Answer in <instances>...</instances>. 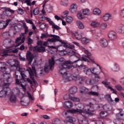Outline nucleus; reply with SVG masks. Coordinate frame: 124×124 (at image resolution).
Segmentation results:
<instances>
[{
	"label": "nucleus",
	"instance_id": "nucleus-58",
	"mask_svg": "<svg viewBox=\"0 0 124 124\" xmlns=\"http://www.w3.org/2000/svg\"><path fill=\"white\" fill-rule=\"evenodd\" d=\"M52 29H54L55 30H56L57 31H58V30H60V29H61V28L60 27V26L54 24V25L53 26Z\"/></svg>",
	"mask_w": 124,
	"mask_h": 124
},
{
	"label": "nucleus",
	"instance_id": "nucleus-57",
	"mask_svg": "<svg viewBox=\"0 0 124 124\" xmlns=\"http://www.w3.org/2000/svg\"><path fill=\"white\" fill-rule=\"evenodd\" d=\"M31 43H32V39H31V38H28V45H31Z\"/></svg>",
	"mask_w": 124,
	"mask_h": 124
},
{
	"label": "nucleus",
	"instance_id": "nucleus-63",
	"mask_svg": "<svg viewBox=\"0 0 124 124\" xmlns=\"http://www.w3.org/2000/svg\"><path fill=\"white\" fill-rule=\"evenodd\" d=\"M120 15H121V17H122V18H124V9H123L121 10Z\"/></svg>",
	"mask_w": 124,
	"mask_h": 124
},
{
	"label": "nucleus",
	"instance_id": "nucleus-23",
	"mask_svg": "<svg viewBox=\"0 0 124 124\" xmlns=\"http://www.w3.org/2000/svg\"><path fill=\"white\" fill-rule=\"evenodd\" d=\"M69 10L71 13H76V12L77 11V4H72L70 6Z\"/></svg>",
	"mask_w": 124,
	"mask_h": 124
},
{
	"label": "nucleus",
	"instance_id": "nucleus-12",
	"mask_svg": "<svg viewBox=\"0 0 124 124\" xmlns=\"http://www.w3.org/2000/svg\"><path fill=\"white\" fill-rule=\"evenodd\" d=\"M48 66H49L50 70L53 71L54 70V65H55V57H52L51 59L48 60Z\"/></svg>",
	"mask_w": 124,
	"mask_h": 124
},
{
	"label": "nucleus",
	"instance_id": "nucleus-27",
	"mask_svg": "<svg viewBox=\"0 0 124 124\" xmlns=\"http://www.w3.org/2000/svg\"><path fill=\"white\" fill-rule=\"evenodd\" d=\"M77 25L79 29H80V30H83L84 28H85V26H84V24H83V23L80 21H77Z\"/></svg>",
	"mask_w": 124,
	"mask_h": 124
},
{
	"label": "nucleus",
	"instance_id": "nucleus-37",
	"mask_svg": "<svg viewBox=\"0 0 124 124\" xmlns=\"http://www.w3.org/2000/svg\"><path fill=\"white\" fill-rule=\"evenodd\" d=\"M88 94L89 95H93V96H98L99 95V93H98L91 91L88 93Z\"/></svg>",
	"mask_w": 124,
	"mask_h": 124
},
{
	"label": "nucleus",
	"instance_id": "nucleus-10",
	"mask_svg": "<svg viewBox=\"0 0 124 124\" xmlns=\"http://www.w3.org/2000/svg\"><path fill=\"white\" fill-rule=\"evenodd\" d=\"M26 60L28 61L29 64H31L32 60H33V54H31V52L28 51L26 53Z\"/></svg>",
	"mask_w": 124,
	"mask_h": 124
},
{
	"label": "nucleus",
	"instance_id": "nucleus-16",
	"mask_svg": "<svg viewBox=\"0 0 124 124\" xmlns=\"http://www.w3.org/2000/svg\"><path fill=\"white\" fill-rule=\"evenodd\" d=\"M71 33L73 36H75L77 40L82 39V34L78 31H76L75 32H71Z\"/></svg>",
	"mask_w": 124,
	"mask_h": 124
},
{
	"label": "nucleus",
	"instance_id": "nucleus-26",
	"mask_svg": "<svg viewBox=\"0 0 124 124\" xmlns=\"http://www.w3.org/2000/svg\"><path fill=\"white\" fill-rule=\"evenodd\" d=\"M116 117L118 121H123L124 120V114L121 113V112L117 113Z\"/></svg>",
	"mask_w": 124,
	"mask_h": 124
},
{
	"label": "nucleus",
	"instance_id": "nucleus-8",
	"mask_svg": "<svg viewBox=\"0 0 124 124\" xmlns=\"http://www.w3.org/2000/svg\"><path fill=\"white\" fill-rule=\"evenodd\" d=\"M2 9L4 10V11H3V14H4L5 16L10 17L12 16V14L14 13L15 12V11L13 10H11L10 8L2 7Z\"/></svg>",
	"mask_w": 124,
	"mask_h": 124
},
{
	"label": "nucleus",
	"instance_id": "nucleus-55",
	"mask_svg": "<svg viewBox=\"0 0 124 124\" xmlns=\"http://www.w3.org/2000/svg\"><path fill=\"white\" fill-rule=\"evenodd\" d=\"M19 60L21 62H25L26 61V58H25V57H22L20 54H19Z\"/></svg>",
	"mask_w": 124,
	"mask_h": 124
},
{
	"label": "nucleus",
	"instance_id": "nucleus-2",
	"mask_svg": "<svg viewBox=\"0 0 124 124\" xmlns=\"http://www.w3.org/2000/svg\"><path fill=\"white\" fill-rule=\"evenodd\" d=\"M49 36L50 37H53L52 39H48L47 41L48 42H50V43H53V42H61L62 44H63V47H65V48H68V45L66 44V42H64L62 41V40H60V37L57 35H53L50 34L49 35Z\"/></svg>",
	"mask_w": 124,
	"mask_h": 124
},
{
	"label": "nucleus",
	"instance_id": "nucleus-30",
	"mask_svg": "<svg viewBox=\"0 0 124 124\" xmlns=\"http://www.w3.org/2000/svg\"><path fill=\"white\" fill-rule=\"evenodd\" d=\"M90 41H91V40L86 37L81 38V42L83 43V44H87V43H90Z\"/></svg>",
	"mask_w": 124,
	"mask_h": 124
},
{
	"label": "nucleus",
	"instance_id": "nucleus-7",
	"mask_svg": "<svg viewBox=\"0 0 124 124\" xmlns=\"http://www.w3.org/2000/svg\"><path fill=\"white\" fill-rule=\"evenodd\" d=\"M83 59L81 60L79 58L78 60H75V61H71V62H73L72 64H74L75 63L76 65V67H78L79 68V69H85V65L83 64Z\"/></svg>",
	"mask_w": 124,
	"mask_h": 124
},
{
	"label": "nucleus",
	"instance_id": "nucleus-40",
	"mask_svg": "<svg viewBox=\"0 0 124 124\" xmlns=\"http://www.w3.org/2000/svg\"><path fill=\"white\" fill-rule=\"evenodd\" d=\"M100 116L102 118H106L107 117V112L104 111H101Z\"/></svg>",
	"mask_w": 124,
	"mask_h": 124
},
{
	"label": "nucleus",
	"instance_id": "nucleus-36",
	"mask_svg": "<svg viewBox=\"0 0 124 124\" xmlns=\"http://www.w3.org/2000/svg\"><path fill=\"white\" fill-rule=\"evenodd\" d=\"M116 89H117V91L119 92H122V91H124V88L122 86V85L120 84H118L115 86Z\"/></svg>",
	"mask_w": 124,
	"mask_h": 124
},
{
	"label": "nucleus",
	"instance_id": "nucleus-48",
	"mask_svg": "<svg viewBox=\"0 0 124 124\" xmlns=\"http://www.w3.org/2000/svg\"><path fill=\"white\" fill-rule=\"evenodd\" d=\"M16 12H17L18 14H24V10L21 8H18V9L16 10Z\"/></svg>",
	"mask_w": 124,
	"mask_h": 124
},
{
	"label": "nucleus",
	"instance_id": "nucleus-60",
	"mask_svg": "<svg viewBox=\"0 0 124 124\" xmlns=\"http://www.w3.org/2000/svg\"><path fill=\"white\" fill-rule=\"evenodd\" d=\"M49 42L48 41V40H47V41L44 42L43 43H42V46H44L45 47H47L48 46V43Z\"/></svg>",
	"mask_w": 124,
	"mask_h": 124
},
{
	"label": "nucleus",
	"instance_id": "nucleus-38",
	"mask_svg": "<svg viewBox=\"0 0 124 124\" xmlns=\"http://www.w3.org/2000/svg\"><path fill=\"white\" fill-rule=\"evenodd\" d=\"M61 4V5H63V6H67V5L68 4V0H62Z\"/></svg>",
	"mask_w": 124,
	"mask_h": 124
},
{
	"label": "nucleus",
	"instance_id": "nucleus-59",
	"mask_svg": "<svg viewBox=\"0 0 124 124\" xmlns=\"http://www.w3.org/2000/svg\"><path fill=\"white\" fill-rule=\"evenodd\" d=\"M21 76V79L24 81V82H26V80H25V77H26V75L25 74L23 73H20Z\"/></svg>",
	"mask_w": 124,
	"mask_h": 124
},
{
	"label": "nucleus",
	"instance_id": "nucleus-62",
	"mask_svg": "<svg viewBox=\"0 0 124 124\" xmlns=\"http://www.w3.org/2000/svg\"><path fill=\"white\" fill-rule=\"evenodd\" d=\"M42 43H43V42H42V41H38L37 43V45H38V46H40V47H41V46H43Z\"/></svg>",
	"mask_w": 124,
	"mask_h": 124
},
{
	"label": "nucleus",
	"instance_id": "nucleus-54",
	"mask_svg": "<svg viewBox=\"0 0 124 124\" xmlns=\"http://www.w3.org/2000/svg\"><path fill=\"white\" fill-rule=\"evenodd\" d=\"M77 16L79 19H84V17H83V15H82V13H78L77 14Z\"/></svg>",
	"mask_w": 124,
	"mask_h": 124
},
{
	"label": "nucleus",
	"instance_id": "nucleus-29",
	"mask_svg": "<svg viewBox=\"0 0 124 124\" xmlns=\"http://www.w3.org/2000/svg\"><path fill=\"white\" fill-rule=\"evenodd\" d=\"M110 17H111V15H110V14H106L103 17V20L105 21V22H106L109 20Z\"/></svg>",
	"mask_w": 124,
	"mask_h": 124
},
{
	"label": "nucleus",
	"instance_id": "nucleus-39",
	"mask_svg": "<svg viewBox=\"0 0 124 124\" xmlns=\"http://www.w3.org/2000/svg\"><path fill=\"white\" fill-rule=\"evenodd\" d=\"M66 21L67 23L71 24V23H72V21H73V18L71 16H68L66 19Z\"/></svg>",
	"mask_w": 124,
	"mask_h": 124
},
{
	"label": "nucleus",
	"instance_id": "nucleus-20",
	"mask_svg": "<svg viewBox=\"0 0 124 124\" xmlns=\"http://www.w3.org/2000/svg\"><path fill=\"white\" fill-rule=\"evenodd\" d=\"M100 45L102 47L105 48L108 46V41L106 39L103 38L100 40Z\"/></svg>",
	"mask_w": 124,
	"mask_h": 124
},
{
	"label": "nucleus",
	"instance_id": "nucleus-31",
	"mask_svg": "<svg viewBox=\"0 0 124 124\" xmlns=\"http://www.w3.org/2000/svg\"><path fill=\"white\" fill-rule=\"evenodd\" d=\"M19 64V63L18 62V61H16V62L13 65L10 64V67H16L17 69L18 68L19 70H20L21 68H20V66Z\"/></svg>",
	"mask_w": 124,
	"mask_h": 124
},
{
	"label": "nucleus",
	"instance_id": "nucleus-61",
	"mask_svg": "<svg viewBox=\"0 0 124 124\" xmlns=\"http://www.w3.org/2000/svg\"><path fill=\"white\" fill-rule=\"evenodd\" d=\"M49 67L50 68V66L49 65L45 67L44 71L45 72H48L49 71Z\"/></svg>",
	"mask_w": 124,
	"mask_h": 124
},
{
	"label": "nucleus",
	"instance_id": "nucleus-56",
	"mask_svg": "<svg viewBox=\"0 0 124 124\" xmlns=\"http://www.w3.org/2000/svg\"><path fill=\"white\" fill-rule=\"evenodd\" d=\"M6 56H8V50H4L2 57H6Z\"/></svg>",
	"mask_w": 124,
	"mask_h": 124
},
{
	"label": "nucleus",
	"instance_id": "nucleus-3",
	"mask_svg": "<svg viewBox=\"0 0 124 124\" xmlns=\"http://www.w3.org/2000/svg\"><path fill=\"white\" fill-rule=\"evenodd\" d=\"M0 71L7 75L8 77L5 78V81L9 82V79H10V75L8 73L9 72V68H6V65L2 63V62L0 63Z\"/></svg>",
	"mask_w": 124,
	"mask_h": 124
},
{
	"label": "nucleus",
	"instance_id": "nucleus-64",
	"mask_svg": "<svg viewBox=\"0 0 124 124\" xmlns=\"http://www.w3.org/2000/svg\"><path fill=\"white\" fill-rule=\"evenodd\" d=\"M120 83H121V84H122L123 85H124V78H122L120 79Z\"/></svg>",
	"mask_w": 124,
	"mask_h": 124
},
{
	"label": "nucleus",
	"instance_id": "nucleus-6",
	"mask_svg": "<svg viewBox=\"0 0 124 124\" xmlns=\"http://www.w3.org/2000/svg\"><path fill=\"white\" fill-rule=\"evenodd\" d=\"M84 53L87 55H84L82 56V57L81 58L82 61H84V62H89V60H88V59H89L90 61L92 62H93V63H95V62H94V59H91V58H90V57L92 56V53H91V52H90L89 50H85Z\"/></svg>",
	"mask_w": 124,
	"mask_h": 124
},
{
	"label": "nucleus",
	"instance_id": "nucleus-5",
	"mask_svg": "<svg viewBox=\"0 0 124 124\" xmlns=\"http://www.w3.org/2000/svg\"><path fill=\"white\" fill-rule=\"evenodd\" d=\"M83 111L87 114V115H89V116H93V115H94V109L90 105H86L83 108Z\"/></svg>",
	"mask_w": 124,
	"mask_h": 124
},
{
	"label": "nucleus",
	"instance_id": "nucleus-52",
	"mask_svg": "<svg viewBox=\"0 0 124 124\" xmlns=\"http://www.w3.org/2000/svg\"><path fill=\"white\" fill-rule=\"evenodd\" d=\"M39 27L41 30H44L45 28H46V23H42Z\"/></svg>",
	"mask_w": 124,
	"mask_h": 124
},
{
	"label": "nucleus",
	"instance_id": "nucleus-53",
	"mask_svg": "<svg viewBox=\"0 0 124 124\" xmlns=\"http://www.w3.org/2000/svg\"><path fill=\"white\" fill-rule=\"evenodd\" d=\"M70 78H71V79L74 81H76V80H78V78H79V77H77V76H74L73 75H71L70 76Z\"/></svg>",
	"mask_w": 124,
	"mask_h": 124
},
{
	"label": "nucleus",
	"instance_id": "nucleus-18",
	"mask_svg": "<svg viewBox=\"0 0 124 124\" xmlns=\"http://www.w3.org/2000/svg\"><path fill=\"white\" fill-rule=\"evenodd\" d=\"M110 69L114 72H118V71H120V66L119 65V64L114 63L111 66Z\"/></svg>",
	"mask_w": 124,
	"mask_h": 124
},
{
	"label": "nucleus",
	"instance_id": "nucleus-41",
	"mask_svg": "<svg viewBox=\"0 0 124 124\" xmlns=\"http://www.w3.org/2000/svg\"><path fill=\"white\" fill-rule=\"evenodd\" d=\"M72 97V96H71L69 94H66L64 96L63 98L65 100H68V99L71 100Z\"/></svg>",
	"mask_w": 124,
	"mask_h": 124
},
{
	"label": "nucleus",
	"instance_id": "nucleus-15",
	"mask_svg": "<svg viewBox=\"0 0 124 124\" xmlns=\"http://www.w3.org/2000/svg\"><path fill=\"white\" fill-rule=\"evenodd\" d=\"M108 38L111 40H115V39H117V33L114 31H110L108 33Z\"/></svg>",
	"mask_w": 124,
	"mask_h": 124
},
{
	"label": "nucleus",
	"instance_id": "nucleus-14",
	"mask_svg": "<svg viewBox=\"0 0 124 124\" xmlns=\"http://www.w3.org/2000/svg\"><path fill=\"white\" fill-rule=\"evenodd\" d=\"M84 72L86 75H91V74L92 73V74L94 72V68H85L84 69Z\"/></svg>",
	"mask_w": 124,
	"mask_h": 124
},
{
	"label": "nucleus",
	"instance_id": "nucleus-11",
	"mask_svg": "<svg viewBox=\"0 0 124 124\" xmlns=\"http://www.w3.org/2000/svg\"><path fill=\"white\" fill-rule=\"evenodd\" d=\"M8 92H11V90L9 89V87L4 88L0 92V97H5L7 93Z\"/></svg>",
	"mask_w": 124,
	"mask_h": 124
},
{
	"label": "nucleus",
	"instance_id": "nucleus-49",
	"mask_svg": "<svg viewBox=\"0 0 124 124\" xmlns=\"http://www.w3.org/2000/svg\"><path fill=\"white\" fill-rule=\"evenodd\" d=\"M78 80H79V81H80L79 82V84H83L82 82H84V81H85V78H82V77H78Z\"/></svg>",
	"mask_w": 124,
	"mask_h": 124
},
{
	"label": "nucleus",
	"instance_id": "nucleus-32",
	"mask_svg": "<svg viewBox=\"0 0 124 124\" xmlns=\"http://www.w3.org/2000/svg\"><path fill=\"white\" fill-rule=\"evenodd\" d=\"M101 13V11L98 8L94 9L93 10V14L94 15H99Z\"/></svg>",
	"mask_w": 124,
	"mask_h": 124
},
{
	"label": "nucleus",
	"instance_id": "nucleus-24",
	"mask_svg": "<svg viewBox=\"0 0 124 124\" xmlns=\"http://www.w3.org/2000/svg\"><path fill=\"white\" fill-rule=\"evenodd\" d=\"M80 93H81V94L89 93V89L84 86H82L80 88Z\"/></svg>",
	"mask_w": 124,
	"mask_h": 124
},
{
	"label": "nucleus",
	"instance_id": "nucleus-9",
	"mask_svg": "<svg viewBox=\"0 0 124 124\" xmlns=\"http://www.w3.org/2000/svg\"><path fill=\"white\" fill-rule=\"evenodd\" d=\"M103 85H104L105 87L107 88V89H108L111 91H112L113 93H115V94H117V91L115 90L112 87L110 86V82H108L107 80H104L102 82Z\"/></svg>",
	"mask_w": 124,
	"mask_h": 124
},
{
	"label": "nucleus",
	"instance_id": "nucleus-51",
	"mask_svg": "<svg viewBox=\"0 0 124 124\" xmlns=\"http://www.w3.org/2000/svg\"><path fill=\"white\" fill-rule=\"evenodd\" d=\"M25 21L28 24H30V25H33V22H32V21H31V20L26 18Z\"/></svg>",
	"mask_w": 124,
	"mask_h": 124
},
{
	"label": "nucleus",
	"instance_id": "nucleus-19",
	"mask_svg": "<svg viewBox=\"0 0 124 124\" xmlns=\"http://www.w3.org/2000/svg\"><path fill=\"white\" fill-rule=\"evenodd\" d=\"M67 112L68 113H71V114H75L76 113H80V114H82L83 113V110L81 109H68L67 110Z\"/></svg>",
	"mask_w": 124,
	"mask_h": 124
},
{
	"label": "nucleus",
	"instance_id": "nucleus-25",
	"mask_svg": "<svg viewBox=\"0 0 124 124\" xmlns=\"http://www.w3.org/2000/svg\"><path fill=\"white\" fill-rule=\"evenodd\" d=\"M69 92L71 94H74V93H77V87L73 86L70 89Z\"/></svg>",
	"mask_w": 124,
	"mask_h": 124
},
{
	"label": "nucleus",
	"instance_id": "nucleus-13",
	"mask_svg": "<svg viewBox=\"0 0 124 124\" xmlns=\"http://www.w3.org/2000/svg\"><path fill=\"white\" fill-rule=\"evenodd\" d=\"M33 51H36L39 53H44L46 51V48L43 46H41L40 47L36 46H34Z\"/></svg>",
	"mask_w": 124,
	"mask_h": 124
},
{
	"label": "nucleus",
	"instance_id": "nucleus-33",
	"mask_svg": "<svg viewBox=\"0 0 124 124\" xmlns=\"http://www.w3.org/2000/svg\"><path fill=\"white\" fill-rule=\"evenodd\" d=\"M6 25H5V21H0V29H5Z\"/></svg>",
	"mask_w": 124,
	"mask_h": 124
},
{
	"label": "nucleus",
	"instance_id": "nucleus-45",
	"mask_svg": "<svg viewBox=\"0 0 124 124\" xmlns=\"http://www.w3.org/2000/svg\"><path fill=\"white\" fill-rule=\"evenodd\" d=\"M68 121L69 123H71V124H74V123L76 122V119L72 117H70Z\"/></svg>",
	"mask_w": 124,
	"mask_h": 124
},
{
	"label": "nucleus",
	"instance_id": "nucleus-43",
	"mask_svg": "<svg viewBox=\"0 0 124 124\" xmlns=\"http://www.w3.org/2000/svg\"><path fill=\"white\" fill-rule=\"evenodd\" d=\"M86 84L87 85H93V80L91 79H88L85 81Z\"/></svg>",
	"mask_w": 124,
	"mask_h": 124
},
{
	"label": "nucleus",
	"instance_id": "nucleus-50",
	"mask_svg": "<svg viewBox=\"0 0 124 124\" xmlns=\"http://www.w3.org/2000/svg\"><path fill=\"white\" fill-rule=\"evenodd\" d=\"M31 0H26L25 1V3H26L28 6H31Z\"/></svg>",
	"mask_w": 124,
	"mask_h": 124
},
{
	"label": "nucleus",
	"instance_id": "nucleus-46",
	"mask_svg": "<svg viewBox=\"0 0 124 124\" xmlns=\"http://www.w3.org/2000/svg\"><path fill=\"white\" fill-rule=\"evenodd\" d=\"M100 28L102 30H105L107 28V24L106 23H102L101 24Z\"/></svg>",
	"mask_w": 124,
	"mask_h": 124
},
{
	"label": "nucleus",
	"instance_id": "nucleus-28",
	"mask_svg": "<svg viewBox=\"0 0 124 124\" xmlns=\"http://www.w3.org/2000/svg\"><path fill=\"white\" fill-rule=\"evenodd\" d=\"M10 101L12 103H16V96L14 94H12L10 97Z\"/></svg>",
	"mask_w": 124,
	"mask_h": 124
},
{
	"label": "nucleus",
	"instance_id": "nucleus-44",
	"mask_svg": "<svg viewBox=\"0 0 124 124\" xmlns=\"http://www.w3.org/2000/svg\"><path fill=\"white\" fill-rule=\"evenodd\" d=\"M71 100H72L73 101H75L76 102H79L80 99L76 97H72L71 98Z\"/></svg>",
	"mask_w": 124,
	"mask_h": 124
},
{
	"label": "nucleus",
	"instance_id": "nucleus-42",
	"mask_svg": "<svg viewBox=\"0 0 124 124\" xmlns=\"http://www.w3.org/2000/svg\"><path fill=\"white\" fill-rule=\"evenodd\" d=\"M34 15H38L39 14V9L36 8L33 10Z\"/></svg>",
	"mask_w": 124,
	"mask_h": 124
},
{
	"label": "nucleus",
	"instance_id": "nucleus-35",
	"mask_svg": "<svg viewBox=\"0 0 124 124\" xmlns=\"http://www.w3.org/2000/svg\"><path fill=\"white\" fill-rule=\"evenodd\" d=\"M46 11L50 13L52 10H53V7L50 5H46Z\"/></svg>",
	"mask_w": 124,
	"mask_h": 124
},
{
	"label": "nucleus",
	"instance_id": "nucleus-4",
	"mask_svg": "<svg viewBox=\"0 0 124 124\" xmlns=\"http://www.w3.org/2000/svg\"><path fill=\"white\" fill-rule=\"evenodd\" d=\"M105 97L110 105L115 106L117 103L120 102V99L119 98H115L114 100L112 99L111 94H107L105 95Z\"/></svg>",
	"mask_w": 124,
	"mask_h": 124
},
{
	"label": "nucleus",
	"instance_id": "nucleus-22",
	"mask_svg": "<svg viewBox=\"0 0 124 124\" xmlns=\"http://www.w3.org/2000/svg\"><path fill=\"white\" fill-rule=\"evenodd\" d=\"M116 31L119 33H124V25H121L116 28Z\"/></svg>",
	"mask_w": 124,
	"mask_h": 124
},
{
	"label": "nucleus",
	"instance_id": "nucleus-21",
	"mask_svg": "<svg viewBox=\"0 0 124 124\" xmlns=\"http://www.w3.org/2000/svg\"><path fill=\"white\" fill-rule=\"evenodd\" d=\"M63 106L64 108H71L73 107V104L70 101H67L63 104Z\"/></svg>",
	"mask_w": 124,
	"mask_h": 124
},
{
	"label": "nucleus",
	"instance_id": "nucleus-17",
	"mask_svg": "<svg viewBox=\"0 0 124 124\" xmlns=\"http://www.w3.org/2000/svg\"><path fill=\"white\" fill-rule=\"evenodd\" d=\"M71 33L73 36H75L77 40L82 39V34L78 31H76L75 32H71Z\"/></svg>",
	"mask_w": 124,
	"mask_h": 124
},
{
	"label": "nucleus",
	"instance_id": "nucleus-1",
	"mask_svg": "<svg viewBox=\"0 0 124 124\" xmlns=\"http://www.w3.org/2000/svg\"><path fill=\"white\" fill-rule=\"evenodd\" d=\"M73 62L70 61H64L63 64L61 67H60L59 69V74L61 75H67V73H66V68L69 69L71 68V66L68 65L69 64H72Z\"/></svg>",
	"mask_w": 124,
	"mask_h": 124
},
{
	"label": "nucleus",
	"instance_id": "nucleus-47",
	"mask_svg": "<svg viewBox=\"0 0 124 124\" xmlns=\"http://www.w3.org/2000/svg\"><path fill=\"white\" fill-rule=\"evenodd\" d=\"M99 25L98 23L95 22H93L91 23V26L94 28H97V27H98Z\"/></svg>",
	"mask_w": 124,
	"mask_h": 124
},
{
	"label": "nucleus",
	"instance_id": "nucleus-34",
	"mask_svg": "<svg viewBox=\"0 0 124 124\" xmlns=\"http://www.w3.org/2000/svg\"><path fill=\"white\" fill-rule=\"evenodd\" d=\"M82 12L83 15H85V16L89 15L91 13V11L90 10H89V9H83Z\"/></svg>",
	"mask_w": 124,
	"mask_h": 124
}]
</instances>
